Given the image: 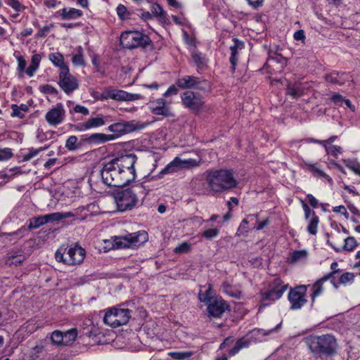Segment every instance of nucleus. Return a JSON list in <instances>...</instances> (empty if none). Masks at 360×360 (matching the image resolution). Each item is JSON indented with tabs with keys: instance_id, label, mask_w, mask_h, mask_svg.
Returning <instances> with one entry per match:
<instances>
[{
	"instance_id": "obj_23",
	"label": "nucleus",
	"mask_w": 360,
	"mask_h": 360,
	"mask_svg": "<svg viewBox=\"0 0 360 360\" xmlns=\"http://www.w3.org/2000/svg\"><path fill=\"white\" fill-rule=\"evenodd\" d=\"M181 170L179 162V157H175L172 161L167 164L159 173L160 177H162L166 174H172L176 173Z\"/></svg>"
},
{
	"instance_id": "obj_17",
	"label": "nucleus",
	"mask_w": 360,
	"mask_h": 360,
	"mask_svg": "<svg viewBox=\"0 0 360 360\" xmlns=\"http://www.w3.org/2000/svg\"><path fill=\"white\" fill-rule=\"evenodd\" d=\"M135 129L133 122H115L108 126V130L116 136V139Z\"/></svg>"
},
{
	"instance_id": "obj_30",
	"label": "nucleus",
	"mask_w": 360,
	"mask_h": 360,
	"mask_svg": "<svg viewBox=\"0 0 360 360\" xmlns=\"http://www.w3.org/2000/svg\"><path fill=\"white\" fill-rule=\"evenodd\" d=\"M198 297L200 302L205 303L207 305L211 303L216 297H214L213 290L211 285L205 291L200 290Z\"/></svg>"
},
{
	"instance_id": "obj_1",
	"label": "nucleus",
	"mask_w": 360,
	"mask_h": 360,
	"mask_svg": "<svg viewBox=\"0 0 360 360\" xmlns=\"http://www.w3.org/2000/svg\"><path fill=\"white\" fill-rule=\"evenodd\" d=\"M136 160L134 154L129 153L105 164L101 172L103 183L109 186L122 187L133 181L136 178Z\"/></svg>"
},
{
	"instance_id": "obj_21",
	"label": "nucleus",
	"mask_w": 360,
	"mask_h": 360,
	"mask_svg": "<svg viewBox=\"0 0 360 360\" xmlns=\"http://www.w3.org/2000/svg\"><path fill=\"white\" fill-rule=\"evenodd\" d=\"M141 98V95L137 94H131L123 90L115 89L113 100L117 101H132L139 100Z\"/></svg>"
},
{
	"instance_id": "obj_31",
	"label": "nucleus",
	"mask_w": 360,
	"mask_h": 360,
	"mask_svg": "<svg viewBox=\"0 0 360 360\" xmlns=\"http://www.w3.org/2000/svg\"><path fill=\"white\" fill-rule=\"evenodd\" d=\"M12 109V117H16L18 118H23L25 117V112H27L29 110L28 106L26 104H21L20 105H18L16 104L11 105Z\"/></svg>"
},
{
	"instance_id": "obj_4",
	"label": "nucleus",
	"mask_w": 360,
	"mask_h": 360,
	"mask_svg": "<svg viewBox=\"0 0 360 360\" xmlns=\"http://www.w3.org/2000/svg\"><path fill=\"white\" fill-rule=\"evenodd\" d=\"M305 342L314 354L333 355L337 348L335 338L330 335H310Z\"/></svg>"
},
{
	"instance_id": "obj_33",
	"label": "nucleus",
	"mask_w": 360,
	"mask_h": 360,
	"mask_svg": "<svg viewBox=\"0 0 360 360\" xmlns=\"http://www.w3.org/2000/svg\"><path fill=\"white\" fill-rule=\"evenodd\" d=\"M179 162L180 165L181 170L182 169H188L193 167H198L200 164L199 160L195 159L189 158V159H181L179 157Z\"/></svg>"
},
{
	"instance_id": "obj_46",
	"label": "nucleus",
	"mask_w": 360,
	"mask_h": 360,
	"mask_svg": "<svg viewBox=\"0 0 360 360\" xmlns=\"http://www.w3.org/2000/svg\"><path fill=\"white\" fill-rule=\"evenodd\" d=\"M113 95H114V89L107 88L99 95V96L96 97V98L101 100V101L108 100V99L113 100Z\"/></svg>"
},
{
	"instance_id": "obj_12",
	"label": "nucleus",
	"mask_w": 360,
	"mask_h": 360,
	"mask_svg": "<svg viewBox=\"0 0 360 360\" xmlns=\"http://www.w3.org/2000/svg\"><path fill=\"white\" fill-rule=\"evenodd\" d=\"M169 104L170 102H167L165 99L160 98L150 100L147 105L149 110L154 115L172 117L173 114L171 111Z\"/></svg>"
},
{
	"instance_id": "obj_20",
	"label": "nucleus",
	"mask_w": 360,
	"mask_h": 360,
	"mask_svg": "<svg viewBox=\"0 0 360 360\" xmlns=\"http://www.w3.org/2000/svg\"><path fill=\"white\" fill-rule=\"evenodd\" d=\"M115 139L116 136L103 133H94L90 135L86 139V141L90 143L98 145L108 141H114Z\"/></svg>"
},
{
	"instance_id": "obj_61",
	"label": "nucleus",
	"mask_w": 360,
	"mask_h": 360,
	"mask_svg": "<svg viewBox=\"0 0 360 360\" xmlns=\"http://www.w3.org/2000/svg\"><path fill=\"white\" fill-rule=\"evenodd\" d=\"M18 61V70L19 72H22L25 70V67L27 65L26 60L22 56H18L16 57Z\"/></svg>"
},
{
	"instance_id": "obj_60",
	"label": "nucleus",
	"mask_w": 360,
	"mask_h": 360,
	"mask_svg": "<svg viewBox=\"0 0 360 360\" xmlns=\"http://www.w3.org/2000/svg\"><path fill=\"white\" fill-rule=\"evenodd\" d=\"M302 206L304 212V217L306 219H309L311 215H314L316 214L303 200H302Z\"/></svg>"
},
{
	"instance_id": "obj_32",
	"label": "nucleus",
	"mask_w": 360,
	"mask_h": 360,
	"mask_svg": "<svg viewBox=\"0 0 360 360\" xmlns=\"http://www.w3.org/2000/svg\"><path fill=\"white\" fill-rule=\"evenodd\" d=\"M64 346L71 345L77 337V330L76 328H71L63 333Z\"/></svg>"
},
{
	"instance_id": "obj_34",
	"label": "nucleus",
	"mask_w": 360,
	"mask_h": 360,
	"mask_svg": "<svg viewBox=\"0 0 360 360\" xmlns=\"http://www.w3.org/2000/svg\"><path fill=\"white\" fill-rule=\"evenodd\" d=\"M46 224V219L44 215L32 217L29 219L28 229H36Z\"/></svg>"
},
{
	"instance_id": "obj_43",
	"label": "nucleus",
	"mask_w": 360,
	"mask_h": 360,
	"mask_svg": "<svg viewBox=\"0 0 360 360\" xmlns=\"http://www.w3.org/2000/svg\"><path fill=\"white\" fill-rule=\"evenodd\" d=\"M193 352L191 351H180L170 352L169 355L174 359L184 360L193 356Z\"/></svg>"
},
{
	"instance_id": "obj_53",
	"label": "nucleus",
	"mask_w": 360,
	"mask_h": 360,
	"mask_svg": "<svg viewBox=\"0 0 360 360\" xmlns=\"http://www.w3.org/2000/svg\"><path fill=\"white\" fill-rule=\"evenodd\" d=\"M354 276L352 273L346 272L343 274L339 279L340 284H346L348 282L352 281L354 280Z\"/></svg>"
},
{
	"instance_id": "obj_48",
	"label": "nucleus",
	"mask_w": 360,
	"mask_h": 360,
	"mask_svg": "<svg viewBox=\"0 0 360 360\" xmlns=\"http://www.w3.org/2000/svg\"><path fill=\"white\" fill-rule=\"evenodd\" d=\"M13 156V153L11 148H5L0 149V161H6Z\"/></svg>"
},
{
	"instance_id": "obj_15",
	"label": "nucleus",
	"mask_w": 360,
	"mask_h": 360,
	"mask_svg": "<svg viewBox=\"0 0 360 360\" xmlns=\"http://www.w3.org/2000/svg\"><path fill=\"white\" fill-rule=\"evenodd\" d=\"M181 100L186 108L195 111L199 110L204 104L202 96L191 91H185L181 95Z\"/></svg>"
},
{
	"instance_id": "obj_45",
	"label": "nucleus",
	"mask_w": 360,
	"mask_h": 360,
	"mask_svg": "<svg viewBox=\"0 0 360 360\" xmlns=\"http://www.w3.org/2000/svg\"><path fill=\"white\" fill-rule=\"evenodd\" d=\"M117 14L121 20L129 19L130 13L127 11L126 6L122 4H119L117 7Z\"/></svg>"
},
{
	"instance_id": "obj_11",
	"label": "nucleus",
	"mask_w": 360,
	"mask_h": 360,
	"mask_svg": "<svg viewBox=\"0 0 360 360\" xmlns=\"http://www.w3.org/2000/svg\"><path fill=\"white\" fill-rule=\"evenodd\" d=\"M58 84L66 94L72 93L79 87L77 79L70 75L69 68H63L60 71Z\"/></svg>"
},
{
	"instance_id": "obj_58",
	"label": "nucleus",
	"mask_w": 360,
	"mask_h": 360,
	"mask_svg": "<svg viewBox=\"0 0 360 360\" xmlns=\"http://www.w3.org/2000/svg\"><path fill=\"white\" fill-rule=\"evenodd\" d=\"M46 219V224L49 222H54L60 221V212H53L48 214H45Z\"/></svg>"
},
{
	"instance_id": "obj_55",
	"label": "nucleus",
	"mask_w": 360,
	"mask_h": 360,
	"mask_svg": "<svg viewBox=\"0 0 360 360\" xmlns=\"http://www.w3.org/2000/svg\"><path fill=\"white\" fill-rule=\"evenodd\" d=\"M25 259L22 255L11 256L8 258V262L9 264H14L15 266L20 264Z\"/></svg>"
},
{
	"instance_id": "obj_40",
	"label": "nucleus",
	"mask_w": 360,
	"mask_h": 360,
	"mask_svg": "<svg viewBox=\"0 0 360 360\" xmlns=\"http://www.w3.org/2000/svg\"><path fill=\"white\" fill-rule=\"evenodd\" d=\"M248 345L249 342L248 340H245L243 339L238 340L236 345L229 350V355L234 356L235 354L238 353L241 349L247 347Z\"/></svg>"
},
{
	"instance_id": "obj_14",
	"label": "nucleus",
	"mask_w": 360,
	"mask_h": 360,
	"mask_svg": "<svg viewBox=\"0 0 360 360\" xmlns=\"http://www.w3.org/2000/svg\"><path fill=\"white\" fill-rule=\"evenodd\" d=\"M65 110L62 103H57L53 108L49 110L45 119L51 126H57L65 120Z\"/></svg>"
},
{
	"instance_id": "obj_26",
	"label": "nucleus",
	"mask_w": 360,
	"mask_h": 360,
	"mask_svg": "<svg viewBox=\"0 0 360 360\" xmlns=\"http://www.w3.org/2000/svg\"><path fill=\"white\" fill-rule=\"evenodd\" d=\"M357 245V242L354 237L349 236L345 239L344 245L335 247L332 245V248L338 252L342 250L351 252L353 251Z\"/></svg>"
},
{
	"instance_id": "obj_42",
	"label": "nucleus",
	"mask_w": 360,
	"mask_h": 360,
	"mask_svg": "<svg viewBox=\"0 0 360 360\" xmlns=\"http://www.w3.org/2000/svg\"><path fill=\"white\" fill-rule=\"evenodd\" d=\"M192 58L195 63V64L198 67H202L206 63V59L205 56L198 51H194L192 52Z\"/></svg>"
},
{
	"instance_id": "obj_3",
	"label": "nucleus",
	"mask_w": 360,
	"mask_h": 360,
	"mask_svg": "<svg viewBox=\"0 0 360 360\" xmlns=\"http://www.w3.org/2000/svg\"><path fill=\"white\" fill-rule=\"evenodd\" d=\"M148 240V234L145 231H138L121 236H112L104 240V248L107 250L133 248L138 247Z\"/></svg>"
},
{
	"instance_id": "obj_39",
	"label": "nucleus",
	"mask_w": 360,
	"mask_h": 360,
	"mask_svg": "<svg viewBox=\"0 0 360 360\" xmlns=\"http://www.w3.org/2000/svg\"><path fill=\"white\" fill-rule=\"evenodd\" d=\"M48 148L46 147H40L39 148H30L29 151L22 156V161L27 162L30 160L34 157L37 156L40 152H42Z\"/></svg>"
},
{
	"instance_id": "obj_38",
	"label": "nucleus",
	"mask_w": 360,
	"mask_h": 360,
	"mask_svg": "<svg viewBox=\"0 0 360 360\" xmlns=\"http://www.w3.org/2000/svg\"><path fill=\"white\" fill-rule=\"evenodd\" d=\"M323 147L327 155H331L335 158H337L342 153V148L339 146L326 145Z\"/></svg>"
},
{
	"instance_id": "obj_51",
	"label": "nucleus",
	"mask_w": 360,
	"mask_h": 360,
	"mask_svg": "<svg viewBox=\"0 0 360 360\" xmlns=\"http://www.w3.org/2000/svg\"><path fill=\"white\" fill-rule=\"evenodd\" d=\"M40 91L44 94L56 95L58 90L50 84H45L39 87Z\"/></svg>"
},
{
	"instance_id": "obj_52",
	"label": "nucleus",
	"mask_w": 360,
	"mask_h": 360,
	"mask_svg": "<svg viewBox=\"0 0 360 360\" xmlns=\"http://www.w3.org/2000/svg\"><path fill=\"white\" fill-rule=\"evenodd\" d=\"M191 249V244L188 243H182L176 246L174 249L176 253H185L188 252Z\"/></svg>"
},
{
	"instance_id": "obj_49",
	"label": "nucleus",
	"mask_w": 360,
	"mask_h": 360,
	"mask_svg": "<svg viewBox=\"0 0 360 360\" xmlns=\"http://www.w3.org/2000/svg\"><path fill=\"white\" fill-rule=\"evenodd\" d=\"M249 223V221L248 219H244L241 221L238 231H237V235H244L248 232V224Z\"/></svg>"
},
{
	"instance_id": "obj_2",
	"label": "nucleus",
	"mask_w": 360,
	"mask_h": 360,
	"mask_svg": "<svg viewBox=\"0 0 360 360\" xmlns=\"http://www.w3.org/2000/svg\"><path fill=\"white\" fill-rule=\"evenodd\" d=\"M206 181L211 191L216 193L231 190L238 185L233 172L226 169L208 171Z\"/></svg>"
},
{
	"instance_id": "obj_47",
	"label": "nucleus",
	"mask_w": 360,
	"mask_h": 360,
	"mask_svg": "<svg viewBox=\"0 0 360 360\" xmlns=\"http://www.w3.org/2000/svg\"><path fill=\"white\" fill-rule=\"evenodd\" d=\"M219 233V230L217 228L209 229L205 230L202 236L208 240H212V238L217 237Z\"/></svg>"
},
{
	"instance_id": "obj_8",
	"label": "nucleus",
	"mask_w": 360,
	"mask_h": 360,
	"mask_svg": "<svg viewBox=\"0 0 360 360\" xmlns=\"http://www.w3.org/2000/svg\"><path fill=\"white\" fill-rule=\"evenodd\" d=\"M307 286L298 285L291 288L288 294V300L290 302V309L292 310L300 309L307 303Z\"/></svg>"
},
{
	"instance_id": "obj_36",
	"label": "nucleus",
	"mask_w": 360,
	"mask_h": 360,
	"mask_svg": "<svg viewBox=\"0 0 360 360\" xmlns=\"http://www.w3.org/2000/svg\"><path fill=\"white\" fill-rule=\"evenodd\" d=\"M65 148L70 151H75L81 146V143L78 141L76 136H70L65 142Z\"/></svg>"
},
{
	"instance_id": "obj_6",
	"label": "nucleus",
	"mask_w": 360,
	"mask_h": 360,
	"mask_svg": "<svg viewBox=\"0 0 360 360\" xmlns=\"http://www.w3.org/2000/svg\"><path fill=\"white\" fill-rule=\"evenodd\" d=\"M85 256L84 249L78 245L70 247L68 249L60 247L55 253V258L57 262L70 266L82 264Z\"/></svg>"
},
{
	"instance_id": "obj_10",
	"label": "nucleus",
	"mask_w": 360,
	"mask_h": 360,
	"mask_svg": "<svg viewBox=\"0 0 360 360\" xmlns=\"http://www.w3.org/2000/svg\"><path fill=\"white\" fill-rule=\"evenodd\" d=\"M289 285L285 284L280 278H276L272 282L270 289L262 295V301L274 302L279 300L287 290Z\"/></svg>"
},
{
	"instance_id": "obj_19",
	"label": "nucleus",
	"mask_w": 360,
	"mask_h": 360,
	"mask_svg": "<svg viewBox=\"0 0 360 360\" xmlns=\"http://www.w3.org/2000/svg\"><path fill=\"white\" fill-rule=\"evenodd\" d=\"M200 81L198 77L186 75L179 78L176 84L181 89H191L196 87Z\"/></svg>"
},
{
	"instance_id": "obj_50",
	"label": "nucleus",
	"mask_w": 360,
	"mask_h": 360,
	"mask_svg": "<svg viewBox=\"0 0 360 360\" xmlns=\"http://www.w3.org/2000/svg\"><path fill=\"white\" fill-rule=\"evenodd\" d=\"M234 45L230 47L231 56H236L238 49L243 48V43L237 39H233Z\"/></svg>"
},
{
	"instance_id": "obj_5",
	"label": "nucleus",
	"mask_w": 360,
	"mask_h": 360,
	"mask_svg": "<svg viewBox=\"0 0 360 360\" xmlns=\"http://www.w3.org/2000/svg\"><path fill=\"white\" fill-rule=\"evenodd\" d=\"M101 312L104 313L103 323L112 328H117L126 325L131 318V311L121 306L109 307Z\"/></svg>"
},
{
	"instance_id": "obj_44",
	"label": "nucleus",
	"mask_w": 360,
	"mask_h": 360,
	"mask_svg": "<svg viewBox=\"0 0 360 360\" xmlns=\"http://www.w3.org/2000/svg\"><path fill=\"white\" fill-rule=\"evenodd\" d=\"M307 252L304 250L295 251L291 255V262H297L304 260L307 258Z\"/></svg>"
},
{
	"instance_id": "obj_24",
	"label": "nucleus",
	"mask_w": 360,
	"mask_h": 360,
	"mask_svg": "<svg viewBox=\"0 0 360 360\" xmlns=\"http://www.w3.org/2000/svg\"><path fill=\"white\" fill-rule=\"evenodd\" d=\"M307 170L311 172L315 176L324 178L330 184L333 183V179L326 174L321 168L319 167L317 163L311 164L309 162L304 163Z\"/></svg>"
},
{
	"instance_id": "obj_28",
	"label": "nucleus",
	"mask_w": 360,
	"mask_h": 360,
	"mask_svg": "<svg viewBox=\"0 0 360 360\" xmlns=\"http://www.w3.org/2000/svg\"><path fill=\"white\" fill-rule=\"evenodd\" d=\"M221 290L230 297L240 298L241 292L231 285L228 281H224L221 284Z\"/></svg>"
},
{
	"instance_id": "obj_54",
	"label": "nucleus",
	"mask_w": 360,
	"mask_h": 360,
	"mask_svg": "<svg viewBox=\"0 0 360 360\" xmlns=\"http://www.w3.org/2000/svg\"><path fill=\"white\" fill-rule=\"evenodd\" d=\"M338 262H333L330 265V269H331L332 271L326 274L324 276L326 278H327L328 280L332 279L336 274H338L340 271V269H338Z\"/></svg>"
},
{
	"instance_id": "obj_63",
	"label": "nucleus",
	"mask_w": 360,
	"mask_h": 360,
	"mask_svg": "<svg viewBox=\"0 0 360 360\" xmlns=\"http://www.w3.org/2000/svg\"><path fill=\"white\" fill-rule=\"evenodd\" d=\"M74 111L77 113H81L84 115H88L89 114V109L87 108H86L83 105H75L74 107Z\"/></svg>"
},
{
	"instance_id": "obj_41",
	"label": "nucleus",
	"mask_w": 360,
	"mask_h": 360,
	"mask_svg": "<svg viewBox=\"0 0 360 360\" xmlns=\"http://www.w3.org/2000/svg\"><path fill=\"white\" fill-rule=\"evenodd\" d=\"M150 11L152 13L158 18L162 19H165L167 17L166 12L163 10L162 6L158 3H153L150 7Z\"/></svg>"
},
{
	"instance_id": "obj_22",
	"label": "nucleus",
	"mask_w": 360,
	"mask_h": 360,
	"mask_svg": "<svg viewBox=\"0 0 360 360\" xmlns=\"http://www.w3.org/2000/svg\"><path fill=\"white\" fill-rule=\"evenodd\" d=\"M61 18L64 20H75L80 18L83 15L81 10L75 8H64L58 11Z\"/></svg>"
},
{
	"instance_id": "obj_29",
	"label": "nucleus",
	"mask_w": 360,
	"mask_h": 360,
	"mask_svg": "<svg viewBox=\"0 0 360 360\" xmlns=\"http://www.w3.org/2000/svg\"><path fill=\"white\" fill-rule=\"evenodd\" d=\"M304 94V89L300 84H295L293 85H289L286 89V94L293 98H298L303 96Z\"/></svg>"
},
{
	"instance_id": "obj_13",
	"label": "nucleus",
	"mask_w": 360,
	"mask_h": 360,
	"mask_svg": "<svg viewBox=\"0 0 360 360\" xmlns=\"http://www.w3.org/2000/svg\"><path fill=\"white\" fill-rule=\"evenodd\" d=\"M112 121V117L110 115H103L102 114L97 115L96 117H91L86 121L80 123L77 127V130H88L90 129L97 128L105 125Z\"/></svg>"
},
{
	"instance_id": "obj_9",
	"label": "nucleus",
	"mask_w": 360,
	"mask_h": 360,
	"mask_svg": "<svg viewBox=\"0 0 360 360\" xmlns=\"http://www.w3.org/2000/svg\"><path fill=\"white\" fill-rule=\"evenodd\" d=\"M115 202L120 212L133 208L138 202V198L131 189H126L117 193Z\"/></svg>"
},
{
	"instance_id": "obj_62",
	"label": "nucleus",
	"mask_w": 360,
	"mask_h": 360,
	"mask_svg": "<svg viewBox=\"0 0 360 360\" xmlns=\"http://www.w3.org/2000/svg\"><path fill=\"white\" fill-rule=\"evenodd\" d=\"M52 27V25L44 26L42 28L39 29L37 33V37L39 38L44 37L50 32Z\"/></svg>"
},
{
	"instance_id": "obj_56",
	"label": "nucleus",
	"mask_w": 360,
	"mask_h": 360,
	"mask_svg": "<svg viewBox=\"0 0 360 360\" xmlns=\"http://www.w3.org/2000/svg\"><path fill=\"white\" fill-rule=\"evenodd\" d=\"M6 4L15 11H20L24 8V6L18 0H7Z\"/></svg>"
},
{
	"instance_id": "obj_18",
	"label": "nucleus",
	"mask_w": 360,
	"mask_h": 360,
	"mask_svg": "<svg viewBox=\"0 0 360 360\" xmlns=\"http://www.w3.org/2000/svg\"><path fill=\"white\" fill-rule=\"evenodd\" d=\"M351 79L349 74L346 72H333L326 75V81L335 85H342Z\"/></svg>"
},
{
	"instance_id": "obj_35",
	"label": "nucleus",
	"mask_w": 360,
	"mask_h": 360,
	"mask_svg": "<svg viewBox=\"0 0 360 360\" xmlns=\"http://www.w3.org/2000/svg\"><path fill=\"white\" fill-rule=\"evenodd\" d=\"M308 226L307 228V231L311 235H316L318 231V224L319 223V219L318 216L311 215L309 219Z\"/></svg>"
},
{
	"instance_id": "obj_64",
	"label": "nucleus",
	"mask_w": 360,
	"mask_h": 360,
	"mask_svg": "<svg viewBox=\"0 0 360 360\" xmlns=\"http://www.w3.org/2000/svg\"><path fill=\"white\" fill-rule=\"evenodd\" d=\"M41 60V56L40 54H38V53L34 54L32 56L30 65L34 66L35 68H39Z\"/></svg>"
},
{
	"instance_id": "obj_59",
	"label": "nucleus",
	"mask_w": 360,
	"mask_h": 360,
	"mask_svg": "<svg viewBox=\"0 0 360 360\" xmlns=\"http://www.w3.org/2000/svg\"><path fill=\"white\" fill-rule=\"evenodd\" d=\"M302 206L304 212V217L306 219H309L311 215H314L316 214L303 200H302Z\"/></svg>"
},
{
	"instance_id": "obj_25",
	"label": "nucleus",
	"mask_w": 360,
	"mask_h": 360,
	"mask_svg": "<svg viewBox=\"0 0 360 360\" xmlns=\"http://www.w3.org/2000/svg\"><path fill=\"white\" fill-rule=\"evenodd\" d=\"M329 281L325 276L321 278L318 281H316L312 285L311 288V303L313 304L315 301L316 297L319 296L323 291V284L326 281Z\"/></svg>"
},
{
	"instance_id": "obj_7",
	"label": "nucleus",
	"mask_w": 360,
	"mask_h": 360,
	"mask_svg": "<svg viewBox=\"0 0 360 360\" xmlns=\"http://www.w3.org/2000/svg\"><path fill=\"white\" fill-rule=\"evenodd\" d=\"M120 44L127 49L146 47L150 42L149 37L138 31H126L120 36Z\"/></svg>"
},
{
	"instance_id": "obj_27",
	"label": "nucleus",
	"mask_w": 360,
	"mask_h": 360,
	"mask_svg": "<svg viewBox=\"0 0 360 360\" xmlns=\"http://www.w3.org/2000/svg\"><path fill=\"white\" fill-rule=\"evenodd\" d=\"M49 59L56 67L60 68L62 71L63 68H68V65L64 62V57L63 54L59 52L51 53L49 55Z\"/></svg>"
},
{
	"instance_id": "obj_37",
	"label": "nucleus",
	"mask_w": 360,
	"mask_h": 360,
	"mask_svg": "<svg viewBox=\"0 0 360 360\" xmlns=\"http://www.w3.org/2000/svg\"><path fill=\"white\" fill-rule=\"evenodd\" d=\"M50 339L51 343L57 346H64L63 332L60 330H54L51 333Z\"/></svg>"
},
{
	"instance_id": "obj_57",
	"label": "nucleus",
	"mask_w": 360,
	"mask_h": 360,
	"mask_svg": "<svg viewBox=\"0 0 360 360\" xmlns=\"http://www.w3.org/2000/svg\"><path fill=\"white\" fill-rule=\"evenodd\" d=\"M72 61L75 65L78 66H83L85 63L84 56L81 53L74 55Z\"/></svg>"
},
{
	"instance_id": "obj_16",
	"label": "nucleus",
	"mask_w": 360,
	"mask_h": 360,
	"mask_svg": "<svg viewBox=\"0 0 360 360\" xmlns=\"http://www.w3.org/2000/svg\"><path fill=\"white\" fill-rule=\"evenodd\" d=\"M229 309V304L221 297H215L207 304L208 315L214 318L221 317L225 311Z\"/></svg>"
}]
</instances>
